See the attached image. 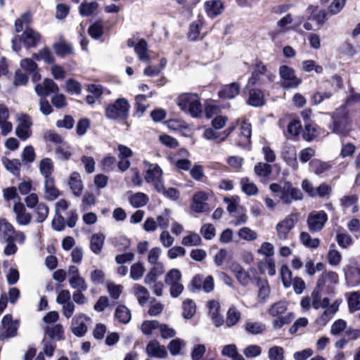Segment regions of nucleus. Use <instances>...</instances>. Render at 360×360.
I'll return each instance as SVG.
<instances>
[{"instance_id":"obj_1","label":"nucleus","mask_w":360,"mask_h":360,"mask_svg":"<svg viewBox=\"0 0 360 360\" xmlns=\"http://www.w3.org/2000/svg\"><path fill=\"white\" fill-rule=\"evenodd\" d=\"M332 123L329 129L334 134L347 136L351 131L352 119L345 105H341L331 113Z\"/></svg>"},{"instance_id":"obj_2","label":"nucleus","mask_w":360,"mask_h":360,"mask_svg":"<svg viewBox=\"0 0 360 360\" xmlns=\"http://www.w3.org/2000/svg\"><path fill=\"white\" fill-rule=\"evenodd\" d=\"M269 188L272 193L279 197L284 205H290L293 201L303 199L302 191L298 188L294 187L292 184L288 181H285L283 186L277 183H272L270 184Z\"/></svg>"},{"instance_id":"obj_3","label":"nucleus","mask_w":360,"mask_h":360,"mask_svg":"<svg viewBox=\"0 0 360 360\" xmlns=\"http://www.w3.org/2000/svg\"><path fill=\"white\" fill-rule=\"evenodd\" d=\"M131 105L124 97L117 98L105 108V116L110 120L125 123L129 117Z\"/></svg>"},{"instance_id":"obj_4","label":"nucleus","mask_w":360,"mask_h":360,"mask_svg":"<svg viewBox=\"0 0 360 360\" xmlns=\"http://www.w3.org/2000/svg\"><path fill=\"white\" fill-rule=\"evenodd\" d=\"M177 105L182 111L188 112L193 117H200L202 115V104L196 94L180 95Z\"/></svg>"},{"instance_id":"obj_5","label":"nucleus","mask_w":360,"mask_h":360,"mask_svg":"<svg viewBox=\"0 0 360 360\" xmlns=\"http://www.w3.org/2000/svg\"><path fill=\"white\" fill-rule=\"evenodd\" d=\"M328 219V214L324 210L313 211L310 212L307 220L309 230L312 233L321 231L327 222Z\"/></svg>"},{"instance_id":"obj_6","label":"nucleus","mask_w":360,"mask_h":360,"mask_svg":"<svg viewBox=\"0 0 360 360\" xmlns=\"http://www.w3.org/2000/svg\"><path fill=\"white\" fill-rule=\"evenodd\" d=\"M299 214L292 212L276 225L278 237L280 240H284L288 238L290 231L294 228L298 220Z\"/></svg>"},{"instance_id":"obj_7","label":"nucleus","mask_w":360,"mask_h":360,"mask_svg":"<svg viewBox=\"0 0 360 360\" xmlns=\"http://www.w3.org/2000/svg\"><path fill=\"white\" fill-rule=\"evenodd\" d=\"M279 75L283 80V86L286 89L296 88L302 82V79L296 77L295 70L288 65L280 66Z\"/></svg>"},{"instance_id":"obj_8","label":"nucleus","mask_w":360,"mask_h":360,"mask_svg":"<svg viewBox=\"0 0 360 360\" xmlns=\"http://www.w3.org/2000/svg\"><path fill=\"white\" fill-rule=\"evenodd\" d=\"M245 91L248 92V95L245 101L247 105L255 108H259L266 104L264 91L260 89L246 87L243 92L245 93Z\"/></svg>"},{"instance_id":"obj_9","label":"nucleus","mask_w":360,"mask_h":360,"mask_svg":"<svg viewBox=\"0 0 360 360\" xmlns=\"http://www.w3.org/2000/svg\"><path fill=\"white\" fill-rule=\"evenodd\" d=\"M345 278L348 286L354 287L360 285V266L356 263L347 265L343 269Z\"/></svg>"},{"instance_id":"obj_10","label":"nucleus","mask_w":360,"mask_h":360,"mask_svg":"<svg viewBox=\"0 0 360 360\" xmlns=\"http://www.w3.org/2000/svg\"><path fill=\"white\" fill-rule=\"evenodd\" d=\"M117 150L119 151L117 168L120 172H124L130 167L131 162L129 158L133 156V151L130 148L122 144L117 146Z\"/></svg>"},{"instance_id":"obj_11","label":"nucleus","mask_w":360,"mask_h":360,"mask_svg":"<svg viewBox=\"0 0 360 360\" xmlns=\"http://www.w3.org/2000/svg\"><path fill=\"white\" fill-rule=\"evenodd\" d=\"M34 90L37 94L41 97H47L51 94H56L59 91L58 84L50 78H45L42 83L37 84Z\"/></svg>"},{"instance_id":"obj_12","label":"nucleus","mask_w":360,"mask_h":360,"mask_svg":"<svg viewBox=\"0 0 360 360\" xmlns=\"http://www.w3.org/2000/svg\"><path fill=\"white\" fill-rule=\"evenodd\" d=\"M206 22L204 17L201 14H198L197 19L192 22L189 25L187 37L190 41L201 40L204 38V35L200 36L202 27L205 25Z\"/></svg>"},{"instance_id":"obj_13","label":"nucleus","mask_w":360,"mask_h":360,"mask_svg":"<svg viewBox=\"0 0 360 360\" xmlns=\"http://www.w3.org/2000/svg\"><path fill=\"white\" fill-rule=\"evenodd\" d=\"M18 39L22 41L27 49H29L37 46L41 39V35L32 28H26L21 35H18Z\"/></svg>"},{"instance_id":"obj_14","label":"nucleus","mask_w":360,"mask_h":360,"mask_svg":"<svg viewBox=\"0 0 360 360\" xmlns=\"http://www.w3.org/2000/svg\"><path fill=\"white\" fill-rule=\"evenodd\" d=\"M1 326L5 330L0 334V340L6 338H13L17 335L18 327L13 323V316L11 314H6L1 320Z\"/></svg>"},{"instance_id":"obj_15","label":"nucleus","mask_w":360,"mask_h":360,"mask_svg":"<svg viewBox=\"0 0 360 360\" xmlns=\"http://www.w3.org/2000/svg\"><path fill=\"white\" fill-rule=\"evenodd\" d=\"M203 7L207 17L211 19L220 15L225 8L221 0H207L204 3Z\"/></svg>"},{"instance_id":"obj_16","label":"nucleus","mask_w":360,"mask_h":360,"mask_svg":"<svg viewBox=\"0 0 360 360\" xmlns=\"http://www.w3.org/2000/svg\"><path fill=\"white\" fill-rule=\"evenodd\" d=\"M251 124L246 120L243 121L240 127L239 140L236 145L244 148L249 147L251 145Z\"/></svg>"},{"instance_id":"obj_17","label":"nucleus","mask_w":360,"mask_h":360,"mask_svg":"<svg viewBox=\"0 0 360 360\" xmlns=\"http://www.w3.org/2000/svg\"><path fill=\"white\" fill-rule=\"evenodd\" d=\"M240 86L238 82L223 85L218 91V96L221 100H231L240 94Z\"/></svg>"},{"instance_id":"obj_18","label":"nucleus","mask_w":360,"mask_h":360,"mask_svg":"<svg viewBox=\"0 0 360 360\" xmlns=\"http://www.w3.org/2000/svg\"><path fill=\"white\" fill-rule=\"evenodd\" d=\"M307 20L314 21L319 27L322 26L327 20L326 12L324 10H319L317 6L309 5L307 8Z\"/></svg>"},{"instance_id":"obj_19","label":"nucleus","mask_w":360,"mask_h":360,"mask_svg":"<svg viewBox=\"0 0 360 360\" xmlns=\"http://www.w3.org/2000/svg\"><path fill=\"white\" fill-rule=\"evenodd\" d=\"M321 134V128L315 122L304 124L302 138L307 141H311Z\"/></svg>"},{"instance_id":"obj_20","label":"nucleus","mask_w":360,"mask_h":360,"mask_svg":"<svg viewBox=\"0 0 360 360\" xmlns=\"http://www.w3.org/2000/svg\"><path fill=\"white\" fill-rule=\"evenodd\" d=\"M143 164L148 166L146 171L144 179L147 183H151L155 180L162 177V169L158 164H151L148 161H144Z\"/></svg>"},{"instance_id":"obj_21","label":"nucleus","mask_w":360,"mask_h":360,"mask_svg":"<svg viewBox=\"0 0 360 360\" xmlns=\"http://www.w3.org/2000/svg\"><path fill=\"white\" fill-rule=\"evenodd\" d=\"M146 352L150 357L165 358L167 352L164 346L160 345L158 340L150 341L146 346Z\"/></svg>"},{"instance_id":"obj_22","label":"nucleus","mask_w":360,"mask_h":360,"mask_svg":"<svg viewBox=\"0 0 360 360\" xmlns=\"http://www.w3.org/2000/svg\"><path fill=\"white\" fill-rule=\"evenodd\" d=\"M85 314H80L75 317L73 320L72 324L74 325L72 328V332L77 337H82L85 335L87 331V326L85 320H89Z\"/></svg>"},{"instance_id":"obj_23","label":"nucleus","mask_w":360,"mask_h":360,"mask_svg":"<svg viewBox=\"0 0 360 360\" xmlns=\"http://www.w3.org/2000/svg\"><path fill=\"white\" fill-rule=\"evenodd\" d=\"M207 200L204 192L196 193L193 197L191 204V210L196 213H201L205 211L207 203L204 201Z\"/></svg>"},{"instance_id":"obj_24","label":"nucleus","mask_w":360,"mask_h":360,"mask_svg":"<svg viewBox=\"0 0 360 360\" xmlns=\"http://www.w3.org/2000/svg\"><path fill=\"white\" fill-rule=\"evenodd\" d=\"M53 49L56 54L60 58H64L68 55L75 54L72 44L67 43L65 40L54 43Z\"/></svg>"},{"instance_id":"obj_25","label":"nucleus","mask_w":360,"mask_h":360,"mask_svg":"<svg viewBox=\"0 0 360 360\" xmlns=\"http://www.w3.org/2000/svg\"><path fill=\"white\" fill-rule=\"evenodd\" d=\"M44 189L46 198L48 200H54L60 195V191L55 186V180L53 177L45 179Z\"/></svg>"},{"instance_id":"obj_26","label":"nucleus","mask_w":360,"mask_h":360,"mask_svg":"<svg viewBox=\"0 0 360 360\" xmlns=\"http://www.w3.org/2000/svg\"><path fill=\"white\" fill-rule=\"evenodd\" d=\"M70 189L75 196L81 195L83 191V184L78 172L72 173L68 181Z\"/></svg>"},{"instance_id":"obj_27","label":"nucleus","mask_w":360,"mask_h":360,"mask_svg":"<svg viewBox=\"0 0 360 360\" xmlns=\"http://www.w3.org/2000/svg\"><path fill=\"white\" fill-rule=\"evenodd\" d=\"M232 271L234 273L238 281L242 285L246 286L250 283L251 278L249 273L245 271L240 264L233 265Z\"/></svg>"},{"instance_id":"obj_28","label":"nucleus","mask_w":360,"mask_h":360,"mask_svg":"<svg viewBox=\"0 0 360 360\" xmlns=\"http://www.w3.org/2000/svg\"><path fill=\"white\" fill-rule=\"evenodd\" d=\"M209 308L212 310L211 316L216 327H219L224 323L223 316L219 314V304L215 300H210L208 302Z\"/></svg>"},{"instance_id":"obj_29","label":"nucleus","mask_w":360,"mask_h":360,"mask_svg":"<svg viewBox=\"0 0 360 360\" xmlns=\"http://www.w3.org/2000/svg\"><path fill=\"white\" fill-rule=\"evenodd\" d=\"M309 167L311 172L320 175L328 171L331 167V165L328 162L314 159L310 161Z\"/></svg>"},{"instance_id":"obj_30","label":"nucleus","mask_w":360,"mask_h":360,"mask_svg":"<svg viewBox=\"0 0 360 360\" xmlns=\"http://www.w3.org/2000/svg\"><path fill=\"white\" fill-rule=\"evenodd\" d=\"M115 316L119 322L126 324L131 320V312L126 306L118 305L115 311Z\"/></svg>"},{"instance_id":"obj_31","label":"nucleus","mask_w":360,"mask_h":360,"mask_svg":"<svg viewBox=\"0 0 360 360\" xmlns=\"http://www.w3.org/2000/svg\"><path fill=\"white\" fill-rule=\"evenodd\" d=\"M182 316L186 319H191L196 311V305L191 299H186L182 303Z\"/></svg>"},{"instance_id":"obj_32","label":"nucleus","mask_w":360,"mask_h":360,"mask_svg":"<svg viewBox=\"0 0 360 360\" xmlns=\"http://www.w3.org/2000/svg\"><path fill=\"white\" fill-rule=\"evenodd\" d=\"M288 309V303L286 301L284 300H280L278 302H276L274 304H272L269 310V314L274 316H279L280 315L283 314Z\"/></svg>"},{"instance_id":"obj_33","label":"nucleus","mask_w":360,"mask_h":360,"mask_svg":"<svg viewBox=\"0 0 360 360\" xmlns=\"http://www.w3.org/2000/svg\"><path fill=\"white\" fill-rule=\"evenodd\" d=\"M2 162L8 171L15 176L20 175L21 163L18 159L9 160L4 157Z\"/></svg>"},{"instance_id":"obj_34","label":"nucleus","mask_w":360,"mask_h":360,"mask_svg":"<svg viewBox=\"0 0 360 360\" xmlns=\"http://www.w3.org/2000/svg\"><path fill=\"white\" fill-rule=\"evenodd\" d=\"M134 51L141 60H148V43L146 39H141L134 46Z\"/></svg>"},{"instance_id":"obj_35","label":"nucleus","mask_w":360,"mask_h":360,"mask_svg":"<svg viewBox=\"0 0 360 360\" xmlns=\"http://www.w3.org/2000/svg\"><path fill=\"white\" fill-rule=\"evenodd\" d=\"M148 196L141 192L136 193L129 198L130 204L134 207L136 208L145 206L148 202Z\"/></svg>"},{"instance_id":"obj_36","label":"nucleus","mask_w":360,"mask_h":360,"mask_svg":"<svg viewBox=\"0 0 360 360\" xmlns=\"http://www.w3.org/2000/svg\"><path fill=\"white\" fill-rule=\"evenodd\" d=\"M105 237L102 233H95L91 236L90 242V248L95 254H99L101 252Z\"/></svg>"},{"instance_id":"obj_37","label":"nucleus","mask_w":360,"mask_h":360,"mask_svg":"<svg viewBox=\"0 0 360 360\" xmlns=\"http://www.w3.org/2000/svg\"><path fill=\"white\" fill-rule=\"evenodd\" d=\"M300 240L305 247L312 249L317 248L320 245V240L319 238H311L310 234L305 231L301 232Z\"/></svg>"},{"instance_id":"obj_38","label":"nucleus","mask_w":360,"mask_h":360,"mask_svg":"<svg viewBox=\"0 0 360 360\" xmlns=\"http://www.w3.org/2000/svg\"><path fill=\"white\" fill-rule=\"evenodd\" d=\"M347 304L350 312L360 310V292L355 291L349 293L347 297Z\"/></svg>"},{"instance_id":"obj_39","label":"nucleus","mask_w":360,"mask_h":360,"mask_svg":"<svg viewBox=\"0 0 360 360\" xmlns=\"http://www.w3.org/2000/svg\"><path fill=\"white\" fill-rule=\"evenodd\" d=\"M240 185L242 191L248 195H255L258 193L257 186L253 182H250L248 177L242 178Z\"/></svg>"},{"instance_id":"obj_40","label":"nucleus","mask_w":360,"mask_h":360,"mask_svg":"<svg viewBox=\"0 0 360 360\" xmlns=\"http://www.w3.org/2000/svg\"><path fill=\"white\" fill-rule=\"evenodd\" d=\"M0 231L7 236V241H13V234L15 233L13 226L6 219H0Z\"/></svg>"},{"instance_id":"obj_41","label":"nucleus","mask_w":360,"mask_h":360,"mask_svg":"<svg viewBox=\"0 0 360 360\" xmlns=\"http://www.w3.org/2000/svg\"><path fill=\"white\" fill-rule=\"evenodd\" d=\"M39 169L45 179L51 178L53 171V165L50 158H44L39 163Z\"/></svg>"},{"instance_id":"obj_42","label":"nucleus","mask_w":360,"mask_h":360,"mask_svg":"<svg viewBox=\"0 0 360 360\" xmlns=\"http://www.w3.org/2000/svg\"><path fill=\"white\" fill-rule=\"evenodd\" d=\"M302 70L309 72L312 70L317 74H321L323 68L321 65L316 64L314 60H305L302 62Z\"/></svg>"},{"instance_id":"obj_43","label":"nucleus","mask_w":360,"mask_h":360,"mask_svg":"<svg viewBox=\"0 0 360 360\" xmlns=\"http://www.w3.org/2000/svg\"><path fill=\"white\" fill-rule=\"evenodd\" d=\"M88 33L93 39H99L103 34V22L100 20L96 21L89 27Z\"/></svg>"},{"instance_id":"obj_44","label":"nucleus","mask_w":360,"mask_h":360,"mask_svg":"<svg viewBox=\"0 0 360 360\" xmlns=\"http://www.w3.org/2000/svg\"><path fill=\"white\" fill-rule=\"evenodd\" d=\"M245 330L252 335L262 333L266 330V326L260 322H247L245 326Z\"/></svg>"},{"instance_id":"obj_45","label":"nucleus","mask_w":360,"mask_h":360,"mask_svg":"<svg viewBox=\"0 0 360 360\" xmlns=\"http://www.w3.org/2000/svg\"><path fill=\"white\" fill-rule=\"evenodd\" d=\"M280 275L282 283L285 288H288L292 284V272L285 264H283L280 269Z\"/></svg>"},{"instance_id":"obj_46","label":"nucleus","mask_w":360,"mask_h":360,"mask_svg":"<svg viewBox=\"0 0 360 360\" xmlns=\"http://www.w3.org/2000/svg\"><path fill=\"white\" fill-rule=\"evenodd\" d=\"M254 170L257 176L266 177L271 174L272 167L268 163L259 162L255 165Z\"/></svg>"},{"instance_id":"obj_47","label":"nucleus","mask_w":360,"mask_h":360,"mask_svg":"<svg viewBox=\"0 0 360 360\" xmlns=\"http://www.w3.org/2000/svg\"><path fill=\"white\" fill-rule=\"evenodd\" d=\"M277 319L273 321L274 328H281L284 325L290 323L295 319L293 313L289 312L284 316H276Z\"/></svg>"},{"instance_id":"obj_48","label":"nucleus","mask_w":360,"mask_h":360,"mask_svg":"<svg viewBox=\"0 0 360 360\" xmlns=\"http://www.w3.org/2000/svg\"><path fill=\"white\" fill-rule=\"evenodd\" d=\"M152 96V92L149 95L139 94L135 97V111L136 113H140L139 116L142 115L146 110V106L142 102L145 101L148 97Z\"/></svg>"},{"instance_id":"obj_49","label":"nucleus","mask_w":360,"mask_h":360,"mask_svg":"<svg viewBox=\"0 0 360 360\" xmlns=\"http://www.w3.org/2000/svg\"><path fill=\"white\" fill-rule=\"evenodd\" d=\"M181 279V273L177 269H172L169 270L165 278V281L167 284L171 285L172 283H176Z\"/></svg>"},{"instance_id":"obj_50","label":"nucleus","mask_w":360,"mask_h":360,"mask_svg":"<svg viewBox=\"0 0 360 360\" xmlns=\"http://www.w3.org/2000/svg\"><path fill=\"white\" fill-rule=\"evenodd\" d=\"M134 288L136 289L139 303L141 305H143L148 300L149 292L148 290L139 284H136Z\"/></svg>"},{"instance_id":"obj_51","label":"nucleus","mask_w":360,"mask_h":360,"mask_svg":"<svg viewBox=\"0 0 360 360\" xmlns=\"http://www.w3.org/2000/svg\"><path fill=\"white\" fill-rule=\"evenodd\" d=\"M167 127L174 131L186 129L188 125L185 121L179 119H169L165 122Z\"/></svg>"},{"instance_id":"obj_52","label":"nucleus","mask_w":360,"mask_h":360,"mask_svg":"<svg viewBox=\"0 0 360 360\" xmlns=\"http://www.w3.org/2000/svg\"><path fill=\"white\" fill-rule=\"evenodd\" d=\"M240 319V313L235 307H231L227 311L226 324L228 326H233L237 323Z\"/></svg>"},{"instance_id":"obj_53","label":"nucleus","mask_w":360,"mask_h":360,"mask_svg":"<svg viewBox=\"0 0 360 360\" xmlns=\"http://www.w3.org/2000/svg\"><path fill=\"white\" fill-rule=\"evenodd\" d=\"M36 213H37V221L39 223H41L46 220L48 217L49 209L48 206L44 203L41 202L37 205L36 207Z\"/></svg>"},{"instance_id":"obj_54","label":"nucleus","mask_w":360,"mask_h":360,"mask_svg":"<svg viewBox=\"0 0 360 360\" xmlns=\"http://www.w3.org/2000/svg\"><path fill=\"white\" fill-rule=\"evenodd\" d=\"M98 8L96 2L82 3L79 6V13L83 16L91 15Z\"/></svg>"},{"instance_id":"obj_55","label":"nucleus","mask_w":360,"mask_h":360,"mask_svg":"<svg viewBox=\"0 0 360 360\" xmlns=\"http://www.w3.org/2000/svg\"><path fill=\"white\" fill-rule=\"evenodd\" d=\"M66 91L70 94H80L82 85L75 79L70 78L66 81Z\"/></svg>"},{"instance_id":"obj_56","label":"nucleus","mask_w":360,"mask_h":360,"mask_svg":"<svg viewBox=\"0 0 360 360\" xmlns=\"http://www.w3.org/2000/svg\"><path fill=\"white\" fill-rule=\"evenodd\" d=\"M69 283L72 288H79V290L85 291L87 289V285L85 280L79 275L72 276Z\"/></svg>"},{"instance_id":"obj_57","label":"nucleus","mask_w":360,"mask_h":360,"mask_svg":"<svg viewBox=\"0 0 360 360\" xmlns=\"http://www.w3.org/2000/svg\"><path fill=\"white\" fill-rule=\"evenodd\" d=\"M116 162V158L114 156H105L101 162L102 169L107 172L112 171L115 166Z\"/></svg>"},{"instance_id":"obj_58","label":"nucleus","mask_w":360,"mask_h":360,"mask_svg":"<svg viewBox=\"0 0 360 360\" xmlns=\"http://www.w3.org/2000/svg\"><path fill=\"white\" fill-rule=\"evenodd\" d=\"M336 241L342 248H347L353 243L350 235L347 233H339L336 236Z\"/></svg>"},{"instance_id":"obj_59","label":"nucleus","mask_w":360,"mask_h":360,"mask_svg":"<svg viewBox=\"0 0 360 360\" xmlns=\"http://www.w3.org/2000/svg\"><path fill=\"white\" fill-rule=\"evenodd\" d=\"M201 238L195 233H191L184 236L182 239V244L185 246L200 245L201 244Z\"/></svg>"},{"instance_id":"obj_60","label":"nucleus","mask_w":360,"mask_h":360,"mask_svg":"<svg viewBox=\"0 0 360 360\" xmlns=\"http://www.w3.org/2000/svg\"><path fill=\"white\" fill-rule=\"evenodd\" d=\"M160 323L158 321H144L141 324V330L145 335H150L155 329L159 328Z\"/></svg>"},{"instance_id":"obj_61","label":"nucleus","mask_w":360,"mask_h":360,"mask_svg":"<svg viewBox=\"0 0 360 360\" xmlns=\"http://www.w3.org/2000/svg\"><path fill=\"white\" fill-rule=\"evenodd\" d=\"M145 269L141 263H135L131 265L130 269V276L134 280L140 279L144 273Z\"/></svg>"},{"instance_id":"obj_62","label":"nucleus","mask_w":360,"mask_h":360,"mask_svg":"<svg viewBox=\"0 0 360 360\" xmlns=\"http://www.w3.org/2000/svg\"><path fill=\"white\" fill-rule=\"evenodd\" d=\"M284 349L279 346H274L269 349V358L270 360H283L284 358Z\"/></svg>"},{"instance_id":"obj_63","label":"nucleus","mask_w":360,"mask_h":360,"mask_svg":"<svg viewBox=\"0 0 360 360\" xmlns=\"http://www.w3.org/2000/svg\"><path fill=\"white\" fill-rule=\"evenodd\" d=\"M36 158V154L34 152V149L32 146H27L24 148L22 153V161L30 163L34 161Z\"/></svg>"},{"instance_id":"obj_64","label":"nucleus","mask_w":360,"mask_h":360,"mask_svg":"<svg viewBox=\"0 0 360 360\" xmlns=\"http://www.w3.org/2000/svg\"><path fill=\"white\" fill-rule=\"evenodd\" d=\"M90 120L84 117L80 119L77 124L76 132L78 136H83L86 134L87 129L90 127Z\"/></svg>"}]
</instances>
